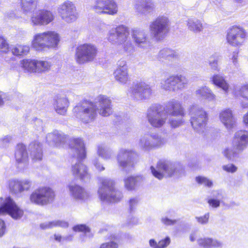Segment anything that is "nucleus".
Returning <instances> with one entry per match:
<instances>
[{
    "label": "nucleus",
    "instance_id": "f257e3e1",
    "mask_svg": "<svg viewBox=\"0 0 248 248\" xmlns=\"http://www.w3.org/2000/svg\"><path fill=\"white\" fill-rule=\"evenodd\" d=\"M111 100L106 95H100L94 102L85 101L73 108L74 116L81 122L87 124L92 122L97 115L96 111L102 116H108L112 112Z\"/></svg>",
    "mask_w": 248,
    "mask_h": 248
},
{
    "label": "nucleus",
    "instance_id": "f03ea898",
    "mask_svg": "<svg viewBox=\"0 0 248 248\" xmlns=\"http://www.w3.org/2000/svg\"><path fill=\"white\" fill-rule=\"evenodd\" d=\"M69 146L72 152L73 157L75 158L77 162L72 165L71 172L75 178L86 181L90 179V175L88 172L87 167L80 162V160L86 156L84 144L82 139L73 138L69 140Z\"/></svg>",
    "mask_w": 248,
    "mask_h": 248
},
{
    "label": "nucleus",
    "instance_id": "7ed1b4c3",
    "mask_svg": "<svg viewBox=\"0 0 248 248\" xmlns=\"http://www.w3.org/2000/svg\"><path fill=\"white\" fill-rule=\"evenodd\" d=\"M129 28L123 25L110 29L107 34L108 41L113 45H122L124 51L131 53L134 51V46L129 37Z\"/></svg>",
    "mask_w": 248,
    "mask_h": 248
},
{
    "label": "nucleus",
    "instance_id": "20e7f679",
    "mask_svg": "<svg viewBox=\"0 0 248 248\" xmlns=\"http://www.w3.org/2000/svg\"><path fill=\"white\" fill-rule=\"evenodd\" d=\"M100 184L98 190L100 200L105 202L115 203L120 202L123 197L121 191L114 188V181L109 178H98Z\"/></svg>",
    "mask_w": 248,
    "mask_h": 248
},
{
    "label": "nucleus",
    "instance_id": "39448f33",
    "mask_svg": "<svg viewBox=\"0 0 248 248\" xmlns=\"http://www.w3.org/2000/svg\"><path fill=\"white\" fill-rule=\"evenodd\" d=\"M60 40L57 32L48 31L35 33L32 37L31 45L36 50L43 51L57 47Z\"/></svg>",
    "mask_w": 248,
    "mask_h": 248
},
{
    "label": "nucleus",
    "instance_id": "423d86ee",
    "mask_svg": "<svg viewBox=\"0 0 248 248\" xmlns=\"http://www.w3.org/2000/svg\"><path fill=\"white\" fill-rule=\"evenodd\" d=\"M150 169L153 176L159 180L172 176L178 177L183 172L180 164L167 159L159 160L156 167L151 166Z\"/></svg>",
    "mask_w": 248,
    "mask_h": 248
},
{
    "label": "nucleus",
    "instance_id": "0eeeda50",
    "mask_svg": "<svg viewBox=\"0 0 248 248\" xmlns=\"http://www.w3.org/2000/svg\"><path fill=\"white\" fill-rule=\"evenodd\" d=\"M189 114L193 129L198 132H202L208 120L207 112L202 107L193 105L189 108Z\"/></svg>",
    "mask_w": 248,
    "mask_h": 248
},
{
    "label": "nucleus",
    "instance_id": "6e6552de",
    "mask_svg": "<svg viewBox=\"0 0 248 248\" xmlns=\"http://www.w3.org/2000/svg\"><path fill=\"white\" fill-rule=\"evenodd\" d=\"M169 20L165 16H159L149 25L151 36L156 41L163 40L169 30Z\"/></svg>",
    "mask_w": 248,
    "mask_h": 248
},
{
    "label": "nucleus",
    "instance_id": "1a4fd4ad",
    "mask_svg": "<svg viewBox=\"0 0 248 248\" xmlns=\"http://www.w3.org/2000/svg\"><path fill=\"white\" fill-rule=\"evenodd\" d=\"M98 53L97 46L92 43H85L78 46L76 49L75 59L79 64L93 62Z\"/></svg>",
    "mask_w": 248,
    "mask_h": 248
},
{
    "label": "nucleus",
    "instance_id": "9d476101",
    "mask_svg": "<svg viewBox=\"0 0 248 248\" xmlns=\"http://www.w3.org/2000/svg\"><path fill=\"white\" fill-rule=\"evenodd\" d=\"M153 93L150 85L144 81L133 83L128 91L129 95L136 101L148 100L151 98Z\"/></svg>",
    "mask_w": 248,
    "mask_h": 248
},
{
    "label": "nucleus",
    "instance_id": "9b49d317",
    "mask_svg": "<svg viewBox=\"0 0 248 248\" xmlns=\"http://www.w3.org/2000/svg\"><path fill=\"white\" fill-rule=\"evenodd\" d=\"M147 118L148 122L153 127L160 128L165 124L167 114L160 105L155 104L148 108Z\"/></svg>",
    "mask_w": 248,
    "mask_h": 248
},
{
    "label": "nucleus",
    "instance_id": "f8f14e48",
    "mask_svg": "<svg viewBox=\"0 0 248 248\" xmlns=\"http://www.w3.org/2000/svg\"><path fill=\"white\" fill-rule=\"evenodd\" d=\"M187 83L188 80L182 75L170 76L162 80L160 86L165 91L175 92L185 88Z\"/></svg>",
    "mask_w": 248,
    "mask_h": 248
},
{
    "label": "nucleus",
    "instance_id": "ddd939ff",
    "mask_svg": "<svg viewBox=\"0 0 248 248\" xmlns=\"http://www.w3.org/2000/svg\"><path fill=\"white\" fill-rule=\"evenodd\" d=\"M55 198L53 190L48 187L39 188L31 195L30 199L32 203L37 205H46L52 202Z\"/></svg>",
    "mask_w": 248,
    "mask_h": 248
},
{
    "label": "nucleus",
    "instance_id": "4468645a",
    "mask_svg": "<svg viewBox=\"0 0 248 248\" xmlns=\"http://www.w3.org/2000/svg\"><path fill=\"white\" fill-rule=\"evenodd\" d=\"M55 198L53 190L48 187L39 188L31 195L30 199L32 203L37 205H46L52 202Z\"/></svg>",
    "mask_w": 248,
    "mask_h": 248
},
{
    "label": "nucleus",
    "instance_id": "2eb2a0df",
    "mask_svg": "<svg viewBox=\"0 0 248 248\" xmlns=\"http://www.w3.org/2000/svg\"><path fill=\"white\" fill-rule=\"evenodd\" d=\"M118 5L115 0H95L91 9L98 14L114 16L118 12Z\"/></svg>",
    "mask_w": 248,
    "mask_h": 248
},
{
    "label": "nucleus",
    "instance_id": "dca6fc26",
    "mask_svg": "<svg viewBox=\"0 0 248 248\" xmlns=\"http://www.w3.org/2000/svg\"><path fill=\"white\" fill-rule=\"evenodd\" d=\"M9 214L15 219H20L23 215V211L10 197L0 198V215Z\"/></svg>",
    "mask_w": 248,
    "mask_h": 248
},
{
    "label": "nucleus",
    "instance_id": "f3484780",
    "mask_svg": "<svg viewBox=\"0 0 248 248\" xmlns=\"http://www.w3.org/2000/svg\"><path fill=\"white\" fill-rule=\"evenodd\" d=\"M58 13L62 20L67 23H72L78 17V13L74 3L66 0L60 4Z\"/></svg>",
    "mask_w": 248,
    "mask_h": 248
},
{
    "label": "nucleus",
    "instance_id": "a211bd4d",
    "mask_svg": "<svg viewBox=\"0 0 248 248\" xmlns=\"http://www.w3.org/2000/svg\"><path fill=\"white\" fill-rule=\"evenodd\" d=\"M246 33L244 29L237 26H233L229 29L226 35L228 43L234 47H240L244 44Z\"/></svg>",
    "mask_w": 248,
    "mask_h": 248
},
{
    "label": "nucleus",
    "instance_id": "6ab92c4d",
    "mask_svg": "<svg viewBox=\"0 0 248 248\" xmlns=\"http://www.w3.org/2000/svg\"><path fill=\"white\" fill-rule=\"evenodd\" d=\"M54 19L52 12L45 10H39L32 13L30 18L31 24L32 26H46Z\"/></svg>",
    "mask_w": 248,
    "mask_h": 248
},
{
    "label": "nucleus",
    "instance_id": "aec40b11",
    "mask_svg": "<svg viewBox=\"0 0 248 248\" xmlns=\"http://www.w3.org/2000/svg\"><path fill=\"white\" fill-rule=\"evenodd\" d=\"M113 75L115 79L119 84H125L129 80L128 66L125 60H120L117 62Z\"/></svg>",
    "mask_w": 248,
    "mask_h": 248
},
{
    "label": "nucleus",
    "instance_id": "412c9836",
    "mask_svg": "<svg viewBox=\"0 0 248 248\" xmlns=\"http://www.w3.org/2000/svg\"><path fill=\"white\" fill-rule=\"evenodd\" d=\"M131 35L138 47L145 49L150 46L151 42L145 30L140 28L133 29Z\"/></svg>",
    "mask_w": 248,
    "mask_h": 248
},
{
    "label": "nucleus",
    "instance_id": "4be33fe9",
    "mask_svg": "<svg viewBox=\"0 0 248 248\" xmlns=\"http://www.w3.org/2000/svg\"><path fill=\"white\" fill-rule=\"evenodd\" d=\"M136 155L131 150L122 149L117 155V161L119 166L124 168H131L134 165L133 158Z\"/></svg>",
    "mask_w": 248,
    "mask_h": 248
},
{
    "label": "nucleus",
    "instance_id": "5701e85b",
    "mask_svg": "<svg viewBox=\"0 0 248 248\" xmlns=\"http://www.w3.org/2000/svg\"><path fill=\"white\" fill-rule=\"evenodd\" d=\"M232 145L236 149L243 151L248 146V131L239 130L236 131L232 139Z\"/></svg>",
    "mask_w": 248,
    "mask_h": 248
},
{
    "label": "nucleus",
    "instance_id": "b1692460",
    "mask_svg": "<svg viewBox=\"0 0 248 248\" xmlns=\"http://www.w3.org/2000/svg\"><path fill=\"white\" fill-rule=\"evenodd\" d=\"M219 119L221 123L228 130H232L236 126V120L232 111L230 108L221 110L219 113Z\"/></svg>",
    "mask_w": 248,
    "mask_h": 248
},
{
    "label": "nucleus",
    "instance_id": "393cba45",
    "mask_svg": "<svg viewBox=\"0 0 248 248\" xmlns=\"http://www.w3.org/2000/svg\"><path fill=\"white\" fill-rule=\"evenodd\" d=\"M32 185L31 181L27 179H12L9 181V189L14 193H21L30 190Z\"/></svg>",
    "mask_w": 248,
    "mask_h": 248
},
{
    "label": "nucleus",
    "instance_id": "a878e982",
    "mask_svg": "<svg viewBox=\"0 0 248 248\" xmlns=\"http://www.w3.org/2000/svg\"><path fill=\"white\" fill-rule=\"evenodd\" d=\"M155 5L152 0H135L134 9L140 15H146L152 13Z\"/></svg>",
    "mask_w": 248,
    "mask_h": 248
},
{
    "label": "nucleus",
    "instance_id": "bb28decb",
    "mask_svg": "<svg viewBox=\"0 0 248 248\" xmlns=\"http://www.w3.org/2000/svg\"><path fill=\"white\" fill-rule=\"evenodd\" d=\"M67 188L70 196L77 200L85 201L89 197L88 191L79 185L71 183Z\"/></svg>",
    "mask_w": 248,
    "mask_h": 248
},
{
    "label": "nucleus",
    "instance_id": "cd10ccee",
    "mask_svg": "<svg viewBox=\"0 0 248 248\" xmlns=\"http://www.w3.org/2000/svg\"><path fill=\"white\" fill-rule=\"evenodd\" d=\"M67 140L66 135L58 130L48 133L46 136V142L51 145L57 147L62 146Z\"/></svg>",
    "mask_w": 248,
    "mask_h": 248
},
{
    "label": "nucleus",
    "instance_id": "c85d7f7f",
    "mask_svg": "<svg viewBox=\"0 0 248 248\" xmlns=\"http://www.w3.org/2000/svg\"><path fill=\"white\" fill-rule=\"evenodd\" d=\"M167 113L173 116H184L185 114L182 103L175 99L170 100L166 106Z\"/></svg>",
    "mask_w": 248,
    "mask_h": 248
},
{
    "label": "nucleus",
    "instance_id": "c756f323",
    "mask_svg": "<svg viewBox=\"0 0 248 248\" xmlns=\"http://www.w3.org/2000/svg\"><path fill=\"white\" fill-rule=\"evenodd\" d=\"M15 158L19 168H24L28 160V154L26 146L22 144L17 145L15 152Z\"/></svg>",
    "mask_w": 248,
    "mask_h": 248
},
{
    "label": "nucleus",
    "instance_id": "7c9ffc66",
    "mask_svg": "<svg viewBox=\"0 0 248 248\" xmlns=\"http://www.w3.org/2000/svg\"><path fill=\"white\" fill-rule=\"evenodd\" d=\"M195 95L199 99L209 102L215 101L216 95L212 90L206 86L199 87L195 92Z\"/></svg>",
    "mask_w": 248,
    "mask_h": 248
},
{
    "label": "nucleus",
    "instance_id": "2f4dec72",
    "mask_svg": "<svg viewBox=\"0 0 248 248\" xmlns=\"http://www.w3.org/2000/svg\"><path fill=\"white\" fill-rule=\"evenodd\" d=\"M198 245L204 248H222V242L217 239L209 237H203L197 240Z\"/></svg>",
    "mask_w": 248,
    "mask_h": 248
},
{
    "label": "nucleus",
    "instance_id": "473e14b6",
    "mask_svg": "<svg viewBox=\"0 0 248 248\" xmlns=\"http://www.w3.org/2000/svg\"><path fill=\"white\" fill-rule=\"evenodd\" d=\"M69 101L64 96H58L55 100L54 108L56 111L61 115H64L69 106Z\"/></svg>",
    "mask_w": 248,
    "mask_h": 248
},
{
    "label": "nucleus",
    "instance_id": "72a5a7b5",
    "mask_svg": "<svg viewBox=\"0 0 248 248\" xmlns=\"http://www.w3.org/2000/svg\"><path fill=\"white\" fill-rule=\"evenodd\" d=\"M29 149L33 160L37 161L42 159L43 153L42 145L40 142L37 141L31 142L29 145Z\"/></svg>",
    "mask_w": 248,
    "mask_h": 248
},
{
    "label": "nucleus",
    "instance_id": "f704fd0d",
    "mask_svg": "<svg viewBox=\"0 0 248 248\" xmlns=\"http://www.w3.org/2000/svg\"><path fill=\"white\" fill-rule=\"evenodd\" d=\"M37 0H20V6L23 13L26 15L34 12L37 7Z\"/></svg>",
    "mask_w": 248,
    "mask_h": 248
},
{
    "label": "nucleus",
    "instance_id": "c9c22d12",
    "mask_svg": "<svg viewBox=\"0 0 248 248\" xmlns=\"http://www.w3.org/2000/svg\"><path fill=\"white\" fill-rule=\"evenodd\" d=\"M143 181L140 176H130L124 179V186L128 190H133L140 186Z\"/></svg>",
    "mask_w": 248,
    "mask_h": 248
},
{
    "label": "nucleus",
    "instance_id": "e433bc0d",
    "mask_svg": "<svg viewBox=\"0 0 248 248\" xmlns=\"http://www.w3.org/2000/svg\"><path fill=\"white\" fill-rule=\"evenodd\" d=\"M150 137L152 139L154 149L161 148L168 142L167 136H162L157 133L150 134Z\"/></svg>",
    "mask_w": 248,
    "mask_h": 248
},
{
    "label": "nucleus",
    "instance_id": "4c0bfd02",
    "mask_svg": "<svg viewBox=\"0 0 248 248\" xmlns=\"http://www.w3.org/2000/svg\"><path fill=\"white\" fill-rule=\"evenodd\" d=\"M97 155L104 160H109L113 155L112 151L106 145L100 144L97 146Z\"/></svg>",
    "mask_w": 248,
    "mask_h": 248
},
{
    "label": "nucleus",
    "instance_id": "58836bf2",
    "mask_svg": "<svg viewBox=\"0 0 248 248\" xmlns=\"http://www.w3.org/2000/svg\"><path fill=\"white\" fill-rule=\"evenodd\" d=\"M186 23L188 29L193 32H200L202 30V24L201 20L197 18H188Z\"/></svg>",
    "mask_w": 248,
    "mask_h": 248
},
{
    "label": "nucleus",
    "instance_id": "ea45409f",
    "mask_svg": "<svg viewBox=\"0 0 248 248\" xmlns=\"http://www.w3.org/2000/svg\"><path fill=\"white\" fill-rule=\"evenodd\" d=\"M178 56V54L175 50L164 48L159 51L157 56V59L159 61H162L164 59L177 58Z\"/></svg>",
    "mask_w": 248,
    "mask_h": 248
},
{
    "label": "nucleus",
    "instance_id": "a19ab883",
    "mask_svg": "<svg viewBox=\"0 0 248 248\" xmlns=\"http://www.w3.org/2000/svg\"><path fill=\"white\" fill-rule=\"evenodd\" d=\"M211 80L213 84L221 88L225 93H227L229 85L223 77L219 74H215L211 78Z\"/></svg>",
    "mask_w": 248,
    "mask_h": 248
},
{
    "label": "nucleus",
    "instance_id": "79ce46f5",
    "mask_svg": "<svg viewBox=\"0 0 248 248\" xmlns=\"http://www.w3.org/2000/svg\"><path fill=\"white\" fill-rule=\"evenodd\" d=\"M139 146L145 151H150L154 149L150 134H145L140 137L139 142Z\"/></svg>",
    "mask_w": 248,
    "mask_h": 248
},
{
    "label": "nucleus",
    "instance_id": "37998d69",
    "mask_svg": "<svg viewBox=\"0 0 248 248\" xmlns=\"http://www.w3.org/2000/svg\"><path fill=\"white\" fill-rule=\"evenodd\" d=\"M241 152H242L241 150H237L235 146L232 145V147L225 148L222 152V153L227 159L234 161Z\"/></svg>",
    "mask_w": 248,
    "mask_h": 248
},
{
    "label": "nucleus",
    "instance_id": "c03bdc74",
    "mask_svg": "<svg viewBox=\"0 0 248 248\" xmlns=\"http://www.w3.org/2000/svg\"><path fill=\"white\" fill-rule=\"evenodd\" d=\"M36 60L24 59L20 61V65L25 71L36 73Z\"/></svg>",
    "mask_w": 248,
    "mask_h": 248
},
{
    "label": "nucleus",
    "instance_id": "a18cd8bd",
    "mask_svg": "<svg viewBox=\"0 0 248 248\" xmlns=\"http://www.w3.org/2000/svg\"><path fill=\"white\" fill-rule=\"evenodd\" d=\"M30 49L29 45L17 44L11 48V51L14 55L24 56L28 54Z\"/></svg>",
    "mask_w": 248,
    "mask_h": 248
},
{
    "label": "nucleus",
    "instance_id": "49530a36",
    "mask_svg": "<svg viewBox=\"0 0 248 248\" xmlns=\"http://www.w3.org/2000/svg\"><path fill=\"white\" fill-rule=\"evenodd\" d=\"M68 226V222L63 220H54L50 222H46L40 224V227L42 229H51L54 227H60L66 228Z\"/></svg>",
    "mask_w": 248,
    "mask_h": 248
},
{
    "label": "nucleus",
    "instance_id": "de8ad7c7",
    "mask_svg": "<svg viewBox=\"0 0 248 248\" xmlns=\"http://www.w3.org/2000/svg\"><path fill=\"white\" fill-rule=\"evenodd\" d=\"M51 65V63L48 61L36 60V73L47 72L50 69Z\"/></svg>",
    "mask_w": 248,
    "mask_h": 248
},
{
    "label": "nucleus",
    "instance_id": "09e8293b",
    "mask_svg": "<svg viewBox=\"0 0 248 248\" xmlns=\"http://www.w3.org/2000/svg\"><path fill=\"white\" fill-rule=\"evenodd\" d=\"M170 237L167 236L165 239L159 241L158 243L154 239H150L149 245L152 248H165L170 244Z\"/></svg>",
    "mask_w": 248,
    "mask_h": 248
},
{
    "label": "nucleus",
    "instance_id": "8fccbe9b",
    "mask_svg": "<svg viewBox=\"0 0 248 248\" xmlns=\"http://www.w3.org/2000/svg\"><path fill=\"white\" fill-rule=\"evenodd\" d=\"M73 230L75 232H84L85 235L89 237L92 236V235L90 234L89 228L84 224H79L74 226Z\"/></svg>",
    "mask_w": 248,
    "mask_h": 248
},
{
    "label": "nucleus",
    "instance_id": "3c124183",
    "mask_svg": "<svg viewBox=\"0 0 248 248\" xmlns=\"http://www.w3.org/2000/svg\"><path fill=\"white\" fill-rule=\"evenodd\" d=\"M196 180L199 184L203 185L208 187H211L213 186L212 181L204 176H199L196 177Z\"/></svg>",
    "mask_w": 248,
    "mask_h": 248
},
{
    "label": "nucleus",
    "instance_id": "603ef678",
    "mask_svg": "<svg viewBox=\"0 0 248 248\" xmlns=\"http://www.w3.org/2000/svg\"><path fill=\"white\" fill-rule=\"evenodd\" d=\"M161 222L166 226H170L175 224L177 220L170 218L167 216H163L161 218Z\"/></svg>",
    "mask_w": 248,
    "mask_h": 248
},
{
    "label": "nucleus",
    "instance_id": "864d4df0",
    "mask_svg": "<svg viewBox=\"0 0 248 248\" xmlns=\"http://www.w3.org/2000/svg\"><path fill=\"white\" fill-rule=\"evenodd\" d=\"M240 96L248 101V83L242 85L239 90Z\"/></svg>",
    "mask_w": 248,
    "mask_h": 248
},
{
    "label": "nucleus",
    "instance_id": "5fc2aeb1",
    "mask_svg": "<svg viewBox=\"0 0 248 248\" xmlns=\"http://www.w3.org/2000/svg\"><path fill=\"white\" fill-rule=\"evenodd\" d=\"M208 203L213 208H217L220 206L221 201L217 198H210L208 200Z\"/></svg>",
    "mask_w": 248,
    "mask_h": 248
},
{
    "label": "nucleus",
    "instance_id": "6e6d98bb",
    "mask_svg": "<svg viewBox=\"0 0 248 248\" xmlns=\"http://www.w3.org/2000/svg\"><path fill=\"white\" fill-rule=\"evenodd\" d=\"M139 200L137 197L131 198L128 202L129 208L130 212L133 211L137 207Z\"/></svg>",
    "mask_w": 248,
    "mask_h": 248
},
{
    "label": "nucleus",
    "instance_id": "4d7b16f0",
    "mask_svg": "<svg viewBox=\"0 0 248 248\" xmlns=\"http://www.w3.org/2000/svg\"><path fill=\"white\" fill-rule=\"evenodd\" d=\"M9 46L3 37H0V51L6 53L8 51Z\"/></svg>",
    "mask_w": 248,
    "mask_h": 248
},
{
    "label": "nucleus",
    "instance_id": "13d9d810",
    "mask_svg": "<svg viewBox=\"0 0 248 248\" xmlns=\"http://www.w3.org/2000/svg\"><path fill=\"white\" fill-rule=\"evenodd\" d=\"M169 123L172 128H176L181 125L184 121L182 119L171 118L169 120Z\"/></svg>",
    "mask_w": 248,
    "mask_h": 248
},
{
    "label": "nucleus",
    "instance_id": "bf43d9fd",
    "mask_svg": "<svg viewBox=\"0 0 248 248\" xmlns=\"http://www.w3.org/2000/svg\"><path fill=\"white\" fill-rule=\"evenodd\" d=\"M209 216V213H207L202 216L196 217V219L198 223L202 225H204L208 222Z\"/></svg>",
    "mask_w": 248,
    "mask_h": 248
},
{
    "label": "nucleus",
    "instance_id": "052dcab7",
    "mask_svg": "<svg viewBox=\"0 0 248 248\" xmlns=\"http://www.w3.org/2000/svg\"><path fill=\"white\" fill-rule=\"evenodd\" d=\"M222 169L224 170L231 173L235 172L237 170V168L232 164L224 165L222 167Z\"/></svg>",
    "mask_w": 248,
    "mask_h": 248
},
{
    "label": "nucleus",
    "instance_id": "680f3d73",
    "mask_svg": "<svg viewBox=\"0 0 248 248\" xmlns=\"http://www.w3.org/2000/svg\"><path fill=\"white\" fill-rule=\"evenodd\" d=\"M209 65L211 68V69L213 71H219V68L218 65V61L217 59H214L212 60H209Z\"/></svg>",
    "mask_w": 248,
    "mask_h": 248
},
{
    "label": "nucleus",
    "instance_id": "e2e57ef3",
    "mask_svg": "<svg viewBox=\"0 0 248 248\" xmlns=\"http://www.w3.org/2000/svg\"><path fill=\"white\" fill-rule=\"evenodd\" d=\"M238 51H235L233 52L232 53L230 56V59L232 60V62L233 65L235 67H237L238 65Z\"/></svg>",
    "mask_w": 248,
    "mask_h": 248
},
{
    "label": "nucleus",
    "instance_id": "0e129e2a",
    "mask_svg": "<svg viewBox=\"0 0 248 248\" xmlns=\"http://www.w3.org/2000/svg\"><path fill=\"white\" fill-rule=\"evenodd\" d=\"M118 244L113 241H111L109 242L102 244L101 245L100 248H118Z\"/></svg>",
    "mask_w": 248,
    "mask_h": 248
},
{
    "label": "nucleus",
    "instance_id": "69168bd1",
    "mask_svg": "<svg viewBox=\"0 0 248 248\" xmlns=\"http://www.w3.org/2000/svg\"><path fill=\"white\" fill-rule=\"evenodd\" d=\"M54 238L55 240L58 242H61L63 240L71 241L73 238V236L72 235H69L66 237H62L61 235L59 234H55Z\"/></svg>",
    "mask_w": 248,
    "mask_h": 248
},
{
    "label": "nucleus",
    "instance_id": "338daca9",
    "mask_svg": "<svg viewBox=\"0 0 248 248\" xmlns=\"http://www.w3.org/2000/svg\"><path fill=\"white\" fill-rule=\"evenodd\" d=\"M93 165L95 167L96 169L99 171H102L105 170V167H104L99 162V159L97 158L94 159L93 160Z\"/></svg>",
    "mask_w": 248,
    "mask_h": 248
},
{
    "label": "nucleus",
    "instance_id": "774afa93",
    "mask_svg": "<svg viewBox=\"0 0 248 248\" xmlns=\"http://www.w3.org/2000/svg\"><path fill=\"white\" fill-rule=\"evenodd\" d=\"M6 232V225L4 221L0 219V237L2 236Z\"/></svg>",
    "mask_w": 248,
    "mask_h": 248
}]
</instances>
